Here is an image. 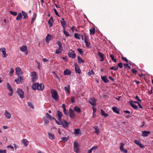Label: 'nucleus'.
Listing matches in <instances>:
<instances>
[{"label":"nucleus","mask_w":153,"mask_h":153,"mask_svg":"<svg viewBox=\"0 0 153 153\" xmlns=\"http://www.w3.org/2000/svg\"><path fill=\"white\" fill-rule=\"evenodd\" d=\"M51 96L52 98L55 100H58L59 96L56 91L53 89L51 90Z\"/></svg>","instance_id":"obj_1"},{"label":"nucleus","mask_w":153,"mask_h":153,"mask_svg":"<svg viewBox=\"0 0 153 153\" xmlns=\"http://www.w3.org/2000/svg\"><path fill=\"white\" fill-rule=\"evenodd\" d=\"M31 80L33 82L36 81L38 79L36 73L34 71H33L31 73Z\"/></svg>","instance_id":"obj_2"},{"label":"nucleus","mask_w":153,"mask_h":153,"mask_svg":"<svg viewBox=\"0 0 153 153\" xmlns=\"http://www.w3.org/2000/svg\"><path fill=\"white\" fill-rule=\"evenodd\" d=\"M74 151L76 153L79 152V147L78 143L76 141H74Z\"/></svg>","instance_id":"obj_3"},{"label":"nucleus","mask_w":153,"mask_h":153,"mask_svg":"<svg viewBox=\"0 0 153 153\" xmlns=\"http://www.w3.org/2000/svg\"><path fill=\"white\" fill-rule=\"evenodd\" d=\"M17 93L18 95L21 99L23 98L24 97V92L20 88H19L17 89Z\"/></svg>","instance_id":"obj_4"},{"label":"nucleus","mask_w":153,"mask_h":153,"mask_svg":"<svg viewBox=\"0 0 153 153\" xmlns=\"http://www.w3.org/2000/svg\"><path fill=\"white\" fill-rule=\"evenodd\" d=\"M68 54L69 57L72 58H75L76 57V53L74 51L72 50H69Z\"/></svg>","instance_id":"obj_5"},{"label":"nucleus","mask_w":153,"mask_h":153,"mask_svg":"<svg viewBox=\"0 0 153 153\" xmlns=\"http://www.w3.org/2000/svg\"><path fill=\"white\" fill-rule=\"evenodd\" d=\"M97 100L94 97L90 98L88 100L89 103L92 106H94L96 105V102Z\"/></svg>","instance_id":"obj_6"},{"label":"nucleus","mask_w":153,"mask_h":153,"mask_svg":"<svg viewBox=\"0 0 153 153\" xmlns=\"http://www.w3.org/2000/svg\"><path fill=\"white\" fill-rule=\"evenodd\" d=\"M16 74L18 76L22 74L23 72L22 71V69L19 67H17L15 69Z\"/></svg>","instance_id":"obj_7"},{"label":"nucleus","mask_w":153,"mask_h":153,"mask_svg":"<svg viewBox=\"0 0 153 153\" xmlns=\"http://www.w3.org/2000/svg\"><path fill=\"white\" fill-rule=\"evenodd\" d=\"M18 76V77L15 79V81L16 82L17 84H20L23 81V79H22V76Z\"/></svg>","instance_id":"obj_8"},{"label":"nucleus","mask_w":153,"mask_h":153,"mask_svg":"<svg viewBox=\"0 0 153 153\" xmlns=\"http://www.w3.org/2000/svg\"><path fill=\"white\" fill-rule=\"evenodd\" d=\"M75 71L76 73L80 74L81 73V70L79 66L76 63L74 64Z\"/></svg>","instance_id":"obj_9"},{"label":"nucleus","mask_w":153,"mask_h":153,"mask_svg":"<svg viewBox=\"0 0 153 153\" xmlns=\"http://www.w3.org/2000/svg\"><path fill=\"white\" fill-rule=\"evenodd\" d=\"M69 111L70 117L73 119H74L75 118V115L74 113L73 110L71 108H70Z\"/></svg>","instance_id":"obj_10"},{"label":"nucleus","mask_w":153,"mask_h":153,"mask_svg":"<svg viewBox=\"0 0 153 153\" xmlns=\"http://www.w3.org/2000/svg\"><path fill=\"white\" fill-rule=\"evenodd\" d=\"M60 22L61 25L63 27V29H64L65 27L67 26V24L63 18H61L60 20Z\"/></svg>","instance_id":"obj_11"},{"label":"nucleus","mask_w":153,"mask_h":153,"mask_svg":"<svg viewBox=\"0 0 153 153\" xmlns=\"http://www.w3.org/2000/svg\"><path fill=\"white\" fill-rule=\"evenodd\" d=\"M38 87H37V90L42 91L44 88V85L43 84L41 83L39 84L38 83Z\"/></svg>","instance_id":"obj_12"},{"label":"nucleus","mask_w":153,"mask_h":153,"mask_svg":"<svg viewBox=\"0 0 153 153\" xmlns=\"http://www.w3.org/2000/svg\"><path fill=\"white\" fill-rule=\"evenodd\" d=\"M62 125L64 128H66L68 127L70 123H68L65 120H64L63 121H62Z\"/></svg>","instance_id":"obj_13"},{"label":"nucleus","mask_w":153,"mask_h":153,"mask_svg":"<svg viewBox=\"0 0 153 153\" xmlns=\"http://www.w3.org/2000/svg\"><path fill=\"white\" fill-rule=\"evenodd\" d=\"M150 133V131L145 130L142 131V136L144 137H147Z\"/></svg>","instance_id":"obj_14"},{"label":"nucleus","mask_w":153,"mask_h":153,"mask_svg":"<svg viewBox=\"0 0 153 153\" xmlns=\"http://www.w3.org/2000/svg\"><path fill=\"white\" fill-rule=\"evenodd\" d=\"M4 115L5 117L7 119H9L11 117V115L10 114L7 110L5 111Z\"/></svg>","instance_id":"obj_15"},{"label":"nucleus","mask_w":153,"mask_h":153,"mask_svg":"<svg viewBox=\"0 0 153 153\" xmlns=\"http://www.w3.org/2000/svg\"><path fill=\"white\" fill-rule=\"evenodd\" d=\"M101 78L102 80L105 83H109V81L107 79L106 76H101Z\"/></svg>","instance_id":"obj_16"},{"label":"nucleus","mask_w":153,"mask_h":153,"mask_svg":"<svg viewBox=\"0 0 153 153\" xmlns=\"http://www.w3.org/2000/svg\"><path fill=\"white\" fill-rule=\"evenodd\" d=\"M0 51L1 52L4 56H3L4 57H6L7 56V54L6 53V49L4 48L0 49Z\"/></svg>","instance_id":"obj_17"},{"label":"nucleus","mask_w":153,"mask_h":153,"mask_svg":"<svg viewBox=\"0 0 153 153\" xmlns=\"http://www.w3.org/2000/svg\"><path fill=\"white\" fill-rule=\"evenodd\" d=\"M63 74L65 75H70L71 74V72L69 70L67 69L64 71Z\"/></svg>","instance_id":"obj_18"},{"label":"nucleus","mask_w":153,"mask_h":153,"mask_svg":"<svg viewBox=\"0 0 153 153\" xmlns=\"http://www.w3.org/2000/svg\"><path fill=\"white\" fill-rule=\"evenodd\" d=\"M53 18L51 17L48 21V24L50 27H52L53 26Z\"/></svg>","instance_id":"obj_19"},{"label":"nucleus","mask_w":153,"mask_h":153,"mask_svg":"<svg viewBox=\"0 0 153 153\" xmlns=\"http://www.w3.org/2000/svg\"><path fill=\"white\" fill-rule=\"evenodd\" d=\"M57 116L58 117V120L59 121H60L61 120V117L62 116V112L59 111H57Z\"/></svg>","instance_id":"obj_20"},{"label":"nucleus","mask_w":153,"mask_h":153,"mask_svg":"<svg viewBox=\"0 0 153 153\" xmlns=\"http://www.w3.org/2000/svg\"><path fill=\"white\" fill-rule=\"evenodd\" d=\"M48 137L49 139L51 140H54L55 138V137L54 134L52 133H48Z\"/></svg>","instance_id":"obj_21"},{"label":"nucleus","mask_w":153,"mask_h":153,"mask_svg":"<svg viewBox=\"0 0 153 153\" xmlns=\"http://www.w3.org/2000/svg\"><path fill=\"white\" fill-rule=\"evenodd\" d=\"M62 107L63 108V112L65 114L67 115V112L68 111L66 109V105L65 104H63L62 105Z\"/></svg>","instance_id":"obj_22"},{"label":"nucleus","mask_w":153,"mask_h":153,"mask_svg":"<svg viewBox=\"0 0 153 153\" xmlns=\"http://www.w3.org/2000/svg\"><path fill=\"white\" fill-rule=\"evenodd\" d=\"M51 35L49 34H48L45 38V41L47 43H48L50 40H51Z\"/></svg>","instance_id":"obj_23"},{"label":"nucleus","mask_w":153,"mask_h":153,"mask_svg":"<svg viewBox=\"0 0 153 153\" xmlns=\"http://www.w3.org/2000/svg\"><path fill=\"white\" fill-rule=\"evenodd\" d=\"M97 54L100 57L101 59L100 61H103L104 60L103 54L100 52H98Z\"/></svg>","instance_id":"obj_24"},{"label":"nucleus","mask_w":153,"mask_h":153,"mask_svg":"<svg viewBox=\"0 0 153 153\" xmlns=\"http://www.w3.org/2000/svg\"><path fill=\"white\" fill-rule=\"evenodd\" d=\"M22 143L24 145L27 146L29 144V143L28 140L26 139H23L22 140Z\"/></svg>","instance_id":"obj_25"},{"label":"nucleus","mask_w":153,"mask_h":153,"mask_svg":"<svg viewBox=\"0 0 153 153\" xmlns=\"http://www.w3.org/2000/svg\"><path fill=\"white\" fill-rule=\"evenodd\" d=\"M74 110L77 113H79L81 111L80 108L78 106H76L74 107Z\"/></svg>","instance_id":"obj_26"},{"label":"nucleus","mask_w":153,"mask_h":153,"mask_svg":"<svg viewBox=\"0 0 153 153\" xmlns=\"http://www.w3.org/2000/svg\"><path fill=\"white\" fill-rule=\"evenodd\" d=\"M38 83H35L32 85V89L34 91L37 90V87H38Z\"/></svg>","instance_id":"obj_27"},{"label":"nucleus","mask_w":153,"mask_h":153,"mask_svg":"<svg viewBox=\"0 0 153 153\" xmlns=\"http://www.w3.org/2000/svg\"><path fill=\"white\" fill-rule=\"evenodd\" d=\"M6 86L7 88L10 91H13V89L10 84L8 82L7 83Z\"/></svg>","instance_id":"obj_28"},{"label":"nucleus","mask_w":153,"mask_h":153,"mask_svg":"<svg viewBox=\"0 0 153 153\" xmlns=\"http://www.w3.org/2000/svg\"><path fill=\"white\" fill-rule=\"evenodd\" d=\"M70 85H68L67 87H65V92L68 94L70 93Z\"/></svg>","instance_id":"obj_29"},{"label":"nucleus","mask_w":153,"mask_h":153,"mask_svg":"<svg viewBox=\"0 0 153 153\" xmlns=\"http://www.w3.org/2000/svg\"><path fill=\"white\" fill-rule=\"evenodd\" d=\"M80 36L81 35L78 33H75L74 34V37L75 38L80 40Z\"/></svg>","instance_id":"obj_30"},{"label":"nucleus","mask_w":153,"mask_h":153,"mask_svg":"<svg viewBox=\"0 0 153 153\" xmlns=\"http://www.w3.org/2000/svg\"><path fill=\"white\" fill-rule=\"evenodd\" d=\"M90 34L91 35H93L95 32V29L94 27H92L90 30Z\"/></svg>","instance_id":"obj_31"},{"label":"nucleus","mask_w":153,"mask_h":153,"mask_svg":"<svg viewBox=\"0 0 153 153\" xmlns=\"http://www.w3.org/2000/svg\"><path fill=\"white\" fill-rule=\"evenodd\" d=\"M77 60L79 64H81V63H84L85 62V61L83 60L79 56H78Z\"/></svg>","instance_id":"obj_32"},{"label":"nucleus","mask_w":153,"mask_h":153,"mask_svg":"<svg viewBox=\"0 0 153 153\" xmlns=\"http://www.w3.org/2000/svg\"><path fill=\"white\" fill-rule=\"evenodd\" d=\"M27 49V47L26 46H23L22 47L20 48V50L22 52H25Z\"/></svg>","instance_id":"obj_33"},{"label":"nucleus","mask_w":153,"mask_h":153,"mask_svg":"<svg viewBox=\"0 0 153 153\" xmlns=\"http://www.w3.org/2000/svg\"><path fill=\"white\" fill-rule=\"evenodd\" d=\"M94 128L95 130V133H96L98 134H99L100 133V130L98 128V126H94Z\"/></svg>","instance_id":"obj_34"},{"label":"nucleus","mask_w":153,"mask_h":153,"mask_svg":"<svg viewBox=\"0 0 153 153\" xmlns=\"http://www.w3.org/2000/svg\"><path fill=\"white\" fill-rule=\"evenodd\" d=\"M112 110L113 111L117 114H119L120 113L119 111L118 110L117 108L116 107H112Z\"/></svg>","instance_id":"obj_35"},{"label":"nucleus","mask_w":153,"mask_h":153,"mask_svg":"<svg viewBox=\"0 0 153 153\" xmlns=\"http://www.w3.org/2000/svg\"><path fill=\"white\" fill-rule=\"evenodd\" d=\"M22 17V15L21 13H19L18 16L16 17V20H20Z\"/></svg>","instance_id":"obj_36"},{"label":"nucleus","mask_w":153,"mask_h":153,"mask_svg":"<svg viewBox=\"0 0 153 153\" xmlns=\"http://www.w3.org/2000/svg\"><path fill=\"white\" fill-rule=\"evenodd\" d=\"M36 13H34V14L33 15V18L32 19V20L31 22V24H32L33 22L35 21L36 19Z\"/></svg>","instance_id":"obj_37"},{"label":"nucleus","mask_w":153,"mask_h":153,"mask_svg":"<svg viewBox=\"0 0 153 153\" xmlns=\"http://www.w3.org/2000/svg\"><path fill=\"white\" fill-rule=\"evenodd\" d=\"M21 12L23 16V18L24 19L27 18L28 17L27 14L23 11H22Z\"/></svg>","instance_id":"obj_38"},{"label":"nucleus","mask_w":153,"mask_h":153,"mask_svg":"<svg viewBox=\"0 0 153 153\" xmlns=\"http://www.w3.org/2000/svg\"><path fill=\"white\" fill-rule=\"evenodd\" d=\"M101 114L102 116L105 117H106L108 116V115L107 114L105 113V112L102 109H101Z\"/></svg>","instance_id":"obj_39"},{"label":"nucleus","mask_w":153,"mask_h":153,"mask_svg":"<svg viewBox=\"0 0 153 153\" xmlns=\"http://www.w3.org/2000/svg\"><path fill=\"white\" fill-rule=\"evenodd\" d=\"M110 57L111 58L112 60L114 62H117L116 59L114 58V56L113 54H110Z\"/></svg>","instance_id":"obj_40"},{"label":"nucleus","mask_w":153,"mask_h":153,"mask_svg":"<svg viewBox=\"0 0 153 153\" xmlns=\"http://www.w3.org/2000/svg\"><path fill=\"white\" fill-rule=\"evenodd\" d=\"M84 36L85 37L84 41H88L89 37L88 36L86 35V33H84Z\"/></svg>","instance_id":"obj_41"},{"label":"nucleus","mask_w":153,"mask_h":153,"mask_svg":"<svg viewBox=\"0 0 153 153\" xmlns=\"http://www.w3.org/2000/svg\"><path fill=\"white\" fill-rule=\"evenodd\" d=\"M84 42L85 43L86 46L88 48H89L90 45V42L88 41H85Z\"/></svg>","instance_id":"obj_42"},{"label":"nucleus","mask_w":153,"mask_h":153,"mask_svg":"<svg viewBox=\"0 0 153 153\" xmlns=\"http://www.w3.org/2000/svg\"><path fill=\"white\" fill-rule=\"evenodd\" d=\"M28 106L30 108L34 109V107L32 103L30 102H27Z\"/></svg>","instance_id":"obj_43"},{"label":"nucleus","mask_w":153,"mask_h":153,"mask_svg":"<svg viewBox=\"0 0 153 153\" xmlns=\"http://www.w3.org/2000/svg\"><path fill=\"white\" fill-rule=\"evenodd\" d=\"M57 44L59 46V48L62 49V44L59 41H58L57 42Z\"/></svg>","instance_id":"obj_44"},{"label":"nucleus","mask_w":153,"mask_h":153,"mask_svg":"<svg viewBox=\"0 0 153 153\" xmlns=\"http://www.w3.org/2000/svg\"><path fill=\"white\" fill-rule=\"evenodd\" d=\"M62 142L65 143L68 140V137H63L62 138Z\"/></svg>","instance_id":"obj_45"},{"label":"nucleus","mask_w":153,"mask_h":153,"mask_svg":"<svg viewBox=\"0 0 153 153\" xmlns=\"http://www.w3.org/2000/svg\"><path fill=\"white\" fill-rule=\"evenodd\" d=\"M80 130L79 129H75L74 130V134L75 135H76L79 133Z\"/></svg>","instance_id":"obj_46"},{"label":"nucleus","mask_w":153,"mask_h":153,"mask_svg":"<svg viewBox=\"0 0 153 153\" xmlns=\"http://www.w3.org/2000/svg\"><path fill=\"white\" fill-rule=\"evenodd\" d=\"M52 73L54 74V77L55 78H57L59 81H60V79L59 78V77L58 75L55 72H54V71Z\"/></svg>","instance_id":"obj_47"},{"label":"nucleus","mask_w":153,"mask_h":153,"mask_svg":"<svg viewBox=\"0 0 153 153\" xmlns=\"http://www.w3.org/2000/svg\"><path fill=\"white\" fill-rule=\"evenodd\" d=\"M132 106V107L134 109H137L138 108V107L137 106L134 105L133 104H130Z\"/></svg>","instance_id":"obj_48"},{"label":"nucleus","mask_w":153,"mask_h":153,"mask_svg":"<svg viewBox=\"0 0 153 153\" xmlns=\"http://www.w3.org/2000/svg\"><path fill=\"white\" fill-rule=\"evenodd\" d=\"M134 99L137 100V101H138V102H139L140 103L141 102V100L139 99V98L138 96L137 95L136 96H135L134 98Z\"/></svg>","instance_id":"obj_49"},{"label":"nucleus","mask_w":153,"mask_h":153,"mask_svg":"<svg viewBox=\"0 0 153 153\" xmlns=\"http://www.w3.org/2000/svg\"><path fill=\"white\" fill-rule=\"evenodd\" d=\"M118 68V67L117 66H115L114 67H112L110 68V69L113 70L114 71H116L117 70Z\"/></svg>","instance_id":"obj_50"},{"label":"nucleus","mask_w":153,"mask_h":153,"mask_svg":"<svg viewBox=\"0 0 153 153\" xmlns=\"http://www.w3.org/2000/svg\"><path fill=\"white\" fill-rule=\"evenodd\" d=\"M62 52V50L61 49H59V48L58 49H57L56 51V54H59L61 53Z\"/></svg>","instance_id":"obj_51"},{"label":"nucleus","mask_w":153,"mask_h":153,"mask_svg":"<svg viewBox=\"0 0 153 153\" xmlns=\"http://www.w3.org/2000/svg\"><path fill=\"white\" fill-rule=\"evenodd\" d=\"M63 30V33L65 36L68 37L70 36V35L65 30V29Z\"/></svg>","instance_id":"obj_52"},{"label":"nucleus","mask_w":153,"mask_h":153,"mask_svg":"<svg viewBox=\"0 0 153 153\" xmlns=\"http://www.w3.org/2000/svg\"><path fill=\"white\" fill-rule=\"evenodd\" d=\"M46 116H48V118L50 120H51L52 119V117L51 116L50 114H48V113H46Z\"/></svg>","instance_id":"obj_53"},{"label":"nucleus","mask_w":153,"mask_h":153,"mask_svg":"<svg viewBox=\"0 0 153 153\" xmlns=\"http://www.w3.org/2000/svg\"><path fill=\"white\" fill-rule=\"evenodd\" d=\"M10 13L13 16H16L17 15V13L16 12H14L12 11H10Z\"/></svg>","instance_id":"obj_54"},{"label":"nucleus","mask_w":153,"mask_h":153,"mask_svg":"<svg viewBox=\"0 0 153 153\" xmlns=\"http://www.w3.org/2000/svg\"><path fill=\"white\" fill-rule=\"evenodd\" d=\"M125 144L124 143H120V151H122V149H123L124 147V146Z\"/></svg>","instance_id":"obj_55"},{"label":"nucleus","mask_w":153,"mask_h":153,"mask_svg":"<svg viewBox=\"0 0 153 153\" xmlns=\"http://www.w3.org/2000/svg\"><path fill=\"white\" fill-rule=\"evenodd\" d=\"M77 51L79 52V53L81 54H82L83 52V51H82V49L78 48L77 49Z\"/></svg>","instance_id":"obj_56"},{"label":"nucleus","mask_w":153,"mask_h":153,"mask_svg":"<svg viewBox=\"0 0 153 153\" xmlns=\"http://www.w3.org/2000/svg\"><path fill=\"white\" fill-rule=\"evenodd\" d=\"M131 71L134 74H136L137 72V71L134 68H133L131 69Z\"/></svg>","instance_id":"obj_57"},{"label":"nucleus","mask_w":153,"mask_h":153,"mask_svg":"<svg viewBox=\"0 0 153 153\" xmlns=\"http://www.w3.org/2000/svg\"><path fill=\"white\" fill-rule=\"evenodd\" d=\"M14 72V70L13 68H11L10 70V74L11 76H12Z\"/></svg>","instance_id":"obj_58"},{"label":"nucleus","mask_w":153,"mask_h":153,"mask_svg":"<svg viewBox=\"0 0 153 153\" xmlns=\"http://www.w3.org/2000/svg\"><path fill=\"white\" fill-rule=\"evenodd\" d=\"M98 146H94L92 147L91 149L92 151L94 150V151L95 150L97 149V148Z\"/></svg>","instance_id":"obj_59"},{"label":"nucleus","mask_w":153,"mask_h":153,"mask_svg":"<svg viewBox=\"0 0 153 153\" xmlns=\"http://www.w3.org/2000/svg\"><path fill=\"white\" fill-rule=\"evenodd\" d=\"M118 67H119L120 68H122L123 67V63L121 62H120L118 64Z\"/></svg>","instance_id":"obj_60"},{"label":"nucleus","mask_w":153,"mask_h":153,"mask_svg":"<svg viewBox=\"0 0 153 153\" xmlns=\"http://www.w3.org/2000/svg\"><path fill=\"white\" fill-rule=\"evenodd\" d=\"M139 102L137 101H132V100L129 101V103L130 104H131V103L133 104V103H137V104H138Z\"/></svg>","instance_id":"obj_61"},{"label":"nucleus","mask_w":153,"mask_h":153,"mask_svg":"<svg viewBox=\"0 0 153 153\" xmlns=\"http://www.w3.org/2000/svg\"><path fill=\"white\" fill-rule=\"evenodd\" d=\"M122 59L123 61L126 62L127 63L128 62V61L126 58L124 57H122Z\"/></svg>","instance_id":"obj_62"},{"label":"nucleus","mask_w":153,"mask_h":153,"mask_svg":"<svg viewBox=\"0 0 153 153\" xmlns=\"http://www.w3.org/2000/svg\"><path fill=\"white\" fill-rule=\"evenodd\" d=\"M124 65L125 67V68H128L130 69H131V67L128 65V64H124Z\"/></svg>","instance_id":"obj_63"},{"label":"nucleus","mask_w":153,"mask_h":153,"mask_svg":"<svg viewBox=\"0 0 153 153\" xmlns=\"http://www.w3.org/2000/svg\"><path fill=\"white\" fill-rule=\"evenodd\" d=\"M0 153H7V151L6 149L4 150L0 149Z\"/></svg>","instance_id":"obj_64"}]
</instances>
